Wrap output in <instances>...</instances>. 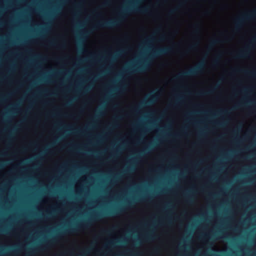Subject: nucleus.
I'll return each instance as SVG.
<instances>
[{
	"label": "nucleus",
	"mask_w": 256,
	"mask_h": 256,
	"mask_svg": "<svg viewBox=\"0 0 256 256\" xmlns=\"http://www.w3.org/2000/svg\"><path fill=\"white\" fill-rule=\"evenodd\" d=\"M172 50V48L170 47H165L155 50L149 55L148 58L144 62L141 64H136L128 66L126 70V72L128 74L144 72L147 70L149 66L148 61L150 60L166 54L170 52Z\"/></svg>",
	"instance_id": "f257e3e1"
},
{
	"label": "nucleus",
	"mask_w": 256,
	"mask_h": 256,
	"mask_svg": "<svg viewBox=\"0 0 256 256\" xmlns=\"http://www.w3.org/2000/svg\"><path fill=\"white\" fill-rule=\"evenodd\" d=\"M204 66V62H202L188 70L178 73L174 77V79L175 80H182L186 77L194 76L199 74L203 70Z\"/></svg>",
	"instance_id": "f03ea898"
},
{
	"label": "nucleus",
	"mask_w": 256,
	"mask_h": 256,
	"mask_svg": "<svg viewBox=\"0 0 256 256\" xmlns=\"http://www.w3.org/2000/svg\"><path fill=\"white\" fill-rule=\"evenodd\" d=\"M256 18V8L252 10L242 14L235 20V28L236 30L240 29L245 22Z\"/></svg>",
	"instance_id": "7ed1b4c3"
},
{
	"label": "nucleus",
	"mask_w": 256,
	"mask_h": 256,
	"mask_svg": "<svg viewBox=\"0 0 256 256\" xmlns=\"http://www.w3.org/2000/svg\"><path fill=\"white\" fill-rule=\"evenodd\" d=\"M256 44V36L250 40L249 44L243 50L240 51L234 56V58L239 59L248 58L250 54L251 47Z\"/></svg>",
	"instance_id": "20e7f679"
},
{
	"label": "nucleus",
	"mask_w": 256,
	"mask_h": 256,
	"mask_svg": "<svg viewBox=\"0 0 256 256\" xmlns=\"http://www.w3.org/2000/svg\"><path fill=\"white\" fill-rule=\"evenodd\" d=\"M102 215L100 214H96L92 218L88 219V220H84L82 223L78 224L76 227L70 228L68 229L65 230V232H74L77 228H88L90 224V222L94 220H98L102 217Z\"/></svg>",
	"instance_id": "39448f33"
},
{
	"label": "nucleus",
	"mask_w": 256,
	"mask_h": 256,
	"mask_svg": "<svg viewBox=\"0 0 256 256\" xmlns=\"http://www.w3.org/2000/svg\"><path fill=\"white\" fill-rule=\"evenodd\" d=\"M156 98L157 97L156 95H152L150 96V98H149L147 100L143 101L140 103V104L138 106L134 108V112H138L140 108L144 107L147 104H153L155 102Z\"/></svg>",
	"instance_id": "423d86ee"
},
{
	"label": "nucleus",
	"mask_w": 256,
	"mask_h": 256,
	"mask_svg": "<svg viewBox=\"0 0 256 256\" xmlns=\"http://www.w3.org/2000/svg\"><path fill=\"white\" fill-rule=\"evenodd\" d=\"M222 42V41L219 39V38H216V39H214V40H212L210 44L208 45V50H212V48L216 44H220Z\"/></svg>",
	"instance_id": "0eeeda50"
},
{
	"label": "nucleus",
	"mask_w": 256,
	"mask_h": 256,
	"mask_svg": "<svg viewBox=\"0 0 256 256\" xmlns=\"http://www.w3.org/2000/svg\"><path fill=\"white\" fill-rule=\"evenodd\" d=\"M154 236H153L152 232L147 233L144 236V238L146 240H153Z\"/></svg>",
	"instance_id": "6e6552de"
},
{
	"label": "nucleus",
	"mask_w": 256,
	"mask_h": 256,
	"mask_svg": "<svg viewBox=\"0 0 256 256\" xmlns=\"http://www.w3.org/2000/svg\"><path fill=\"white\" fill-rule=\"evenodd\" d=\"M236 71L243 72L245 73L246 74L251 76H254L256 74V72H250V71H248V70H236Z\"/></svg>",
	"instance_id": "1a4fd4ad"
},
{
	"label": "nucleus",
	"mask_w": 256,
	"mask_h": 256,
	"mask_svg": "<svg viewBox=\"0 0 256 256\" xmlns=\"http://www.w3.org/2000/svg\"><path fill=\"white\" fill-rule=\"evenodd\" d=\"M251 103H252L251 101H248V102L244 101V102H240L238 104L235 106V108H240V107H242V106H246L248 104H251Z\"/></svg>",
	"instance_id": "9d476101"
},
{
	"label": "nucleus",
	"mask_w": 256,
	"mask_h": 256,
	"mask_svg": "<svg viewBox=\"0 0 256 256\" xmlns=\"http://www.w3.org/2000/svg\"><path fill=\"white\" fill-rule=\"evenodd\" d=\"M122 208H118L116 210H112L109 212L108 214L110 216H114V214H118L120 212L122 211Z\"/></svg>",
	"instance_id": "9b49d317"
},
{
	"label": "nucleus",
	"mask_w": 256,
	"mask_h": 256,
	"mask_svg": "<svg viewBox=\"0 0 256 256\" xmlns=\"http://www.w3.org/2000/svg\"><path fill=\"white\" fill-rule=\"evenodd\" d=\"M194 29V32L195 34H198L200 31V26L198 24H196L193 26Z\"/></svg>",
	"instance_id": "f8f14e48"
},
{
	"label": "nucleus",
	"mask_w": 256,
	"mask_h": 256,
	"mask_svg": "<svg viewBox=\"0 0 256 256\" xmlns=\"http://www.w3.org/2000/svg\"><path fill=\"white\" fill-rule=\"evenodd\" d=\"M124 50H120L118 51L112 57V60H114L116 57L118 56L120 54L123 53Z\"/></svg>",
	"instance_id": "ddd939ff"
},
{
	"label": "nucleus",
	"mask_w": 256,
	"mask_h": 256,
	"mask_svg": "<svg viewBox=\"0 0 256 256\" xmlns=\"http://www.w3.org/2000/svg\"><path fill=\"white\" fill-rule=\"evenodd\" d=\"M178 8H175L170 10L169 12V14H174L178 10Z\"/></svg>",
	"instance_id": "4468645a"
},
{
	"label": "nucleus",
	"mask_w": 256,
	"mask_h": 256,
	"mask_svg": "<svg viewBox=\"0 0 256 256\" xmlns=\"http://www.w3.org/2000/svg\"><path fill=\"white\" fill-rule=\"evenodd\" d=\"M111 0H107L105 2H104L102 4V6H108L110 4V2Z\"/></svg>",
	"instance_id": "2eb2a0df"
},
{
	"label": "nucleus",
	"mask_w": 256,
	"mask_h": 256,
	"mask_svg": "<svg viewBox=\"0 0 256 256\" xmlns=\"http://www.w3.org/2000/svg\"><path fill=\"white\" fill-rule=\"evenodd\" d=\"M2 179V174H1V180ZM1 187L2 186V181L1 180ZM2 192V188H1V192ZM2 208V196L1 195V208ZM2 232V225L1 224V232Z\"/></svg>",
	"instance_id": "dca6fc26"
},
{
	"label": "nucleus",
	"mask_w": 256,
	"mask_h": 256,
	"mask_svg": "<svg viewBox=\"0 0 256 256\" xmlns=\"http://www.w3.org/2000/svg\"><path fill=\"white\" fill-rule=\"evenodd\" d=\"M154 38L152 37H150L148 38L146 40V43H150L151 42L153 41Z\"/></svg>",
	"instance_id": "f3484780"
},
{
	"label": "nucleus",
	"mask_w": 256,
	"mask_h": 256,
	"mask_svg": "<svg viewBox=\"0 0 256 256\" xmlns=\"http://www.w3.org/2000/svg\"><path fill=\"white\" fill-rule=\"evenodd\" d=\"M75 132L82 134L84 132L82 130H76Z\"/></svg>",
	"instance_id": "a211bd4d"
},
{
	"label": "nucleus",
	"mask_w": 256,
	"mask_h": 256,
	"mask_svg": "<svg viewBox=\"0 0 256 256\" xmlns=\"http://www.w3.org/2000/svg\"><path fill=\"white\" fill-rule=\"evenodd\" d=\"M50 46H55V45L56 44V43L55 41L52 40V41H50Z\"/></svg>",
	"instance_id": "6ab92c4d"
},
{
	"label": "nucleus",
	"mask_w": 256,
	"mask_h": 256,
	"mask_svg": "<svg viewBox=\"0 0 256 256\" xmlns=\"http://www.w3.org/2000/svg\"><path fill=\"white\" fill-rule=\"evenodd\" d=\"M74 100V99H72V100H70V101L68 102L66 104V106H70V105L71 104H72V102L73 100Z\"/></svg>",
	"instance_id": "aec40b11"
},
{
	"label": "nucleus",
	"mask_w": 256,
	"mask_h": 256,
	"mask_svg": "<svg viewBox=\"0 0 256 256\" xmlns=\"http://www.w3.org/2000/svg\"><path fill=\"white\" fill-rule=\"evenodd\" d=\"M198 46V44H194L190 46V48H194L195 47H196V46Z\"/></svg>",
	"instance_id": "412c9836"
},
{
	"label": "nucleus",
	"mask_w": 256,
	"mask_h": 256,
	"mask_svg": "<svg viewBox=\"0 0 256 256\" xmlns=\"http://www.w3.org/2000/svg\"><path fill=\"white\" fill-rule=\"evenodd\" d=\"M188 202H192V198L191 197H188Z\"/></svg>",
	"instance_id": "4be33fe9"
},
{
	"label": "nucleus",
	"mask_w": 256,
	"mask_h": 256,
	"mask_svg": "<svg viewBox=\"0 0 256 256\" xmlns=\"http://www.w3.org/2000/svg\"><path fill=\"white\" fill-rule=\"evenodd\" d=\"M216 124L218 126H222L224 125V123H220V122H216Z\"/></svg>",
	"instance_id": "5701e85b"
},
{
	"label": "nucleus",
	"mask_w": 256,
	"mask_h": 256,
	"mask_svg": "<svg viewBox=\"0 0 256 256\" xmlns=\"http://www.w3.org/2000/svg\"><path fill=\"white\" fill-rule=\"evenodd\" d=\"M101 114L100 110H98L96 112V117L98 116L100 114Z\"/></svg>",
	"instance_id": "b1692460"
},
{
	"label": "nucleus",
	"mask_w": 256,
	"mask_h": 256,
	"mask_svg": "<svg viewBox=\"0 0 256 256\" xmlns=\"http://www.w3.org/2000/svg\"><path fill=\"white\" fill-rule=\"evenodd\" d=\"M0 36H1V41L2 40V34L1 33V35H0ZM2 60V58H1V60ZM2 80V73L1 72V81Z\"/></svg>",
	"instance_id": "393cba45"
},
{
	"label": "nucleus",
	"mask_w": 256,
	"mask_h": 256,
	"mask_svg": "<svg viewBox=\"0 0 256 256\" xmlns=\"http://www.w3.org/2000/svg\"><path fill=\"white\" fill-rule=\"evenodd\" d=\"M166 36L164 35L162 36L160 40H163L165 39Z\"/></svg>",
	"instance_id": "a878e982"
},
{
	"label": "nucleus",
	"mask_w": 256,
	"mask_h": 256,
	"mask_svg": "<svg viewBox=\"0 0 256 256\" xmlns=\"http://www.w3.org/2000/svg\"><path fill=\"white\" fill-rule=\"evenodd\" d=\"M248 90H249V89H248V88H244V89L243 90L242 92H247Z\"/></svg>",
	"instance_id": "bb28decb"
},
{
	"label": "nucleus",
	"mask_w": 256,
	"mask_h": 256,
	"mask_svg": "<svg viewBox=\"0 0 256 256\" xmlns=\"http://www.w3.org/2000/svg\"><path fill=\"white\" fill-rule=\"evenodd\" d=\"M212 92V90H210V91L208 92H207L202 93V94H209V93H211Z\"/></svg>",
	"instance_id": "cd10ccee"
},
{
	"label": "nucleus",
	"mask_w": 256,
	"mask_h": 256,
	"mask_svg": "<svg viewBox=\"0 0 256 256\" xmlns=\"http://www.w3.org/2000/svg\"><path fill=\"white\" fill-rule=\"evenodd\" d=\"M158 248H155V249L154 250V252H158Z\"/></svg>",
	"instance_id": "c85d7f7f"
},
{
	"label": "nucleus",
	"mask_w": 256,
	"mask_h": 256,
	"mask_svg": "<svg viewBox=\"0 0 256 256\" xmlns=\"http://www.w3.org/2000/svg\"><path fill=\"white\" fill-rule=\"evenodd\" d=\"M109 244H110V246H113V245L114 244V242H110L109 243Z\"/></svg>",
	"instance_id": "c756f323"
},
{
	"label": "nucleus",
	"mask_w": 256,
	"mask_h": 256,
	"mask_svg": "<svg viewBox=\"0 0 256 256\" xmlns=\"http://www.w3.org/2000/svg\"><path fill=\"white\" fill-rule=\"evenodd\" d=\"M12 252H13L14 253H15V252H16V250L15 248H13V249H12Z\"/></svg>",
	"instance_id": "7c9ffc66"
},
{
	"label": "nucleus",
	"mask_w": 256,
	"mask_h": 256,
	"mask_svg": "<svg viewBox=\"0 0 256 256\" xmlns=\"http://www.w3.org/2000/svg\"><path fill=\"white\" fill-rule=\"evenodd\" d=\"M0 248H1V252H2V248H3V246L2 244V243L1 242V246H0Z\"/></svg>",
	"instance_id": "2f4dec72"
},
{
	"label": "nucleus",
	"mask_w": 256,
	"mask_h": 256,
	"mask_svg": "<svg viewBox=\"0 0 256 256\" xmlns=\"http://www.w3.org/2000/svg\"><path fill=\"white\" fill-rule=\"evenodd\" d=\"M0 164H1V168L2 167V166L3 164V162L2 160L1 159V163H0Z\"/></svg>",
	"instance_id": "473e14b6"
},
{
	"label": "nucleus",
	"mask_w": 256,
	"mask_h": 256,
	"mask_svg": "<svg viewBox=\"0 0 256 256\" xmlns=\"http://www.w3.org/2000/svg\"><path fill=\"white\" fill-rule=\"evenodd\" d=\"M32 252H33V250H32V251H29V252H28V254H30L31 253H32Z\"/></svg>",
	"instance_id": "72a5a7b5"
},
{
	"label": "nucleus",
	"mask_w": 256,
	"mask_h": 256,
	"mask_svg": "<svg viewBox=\"0 0 256 256\" xmlns=\"http://www.w3.org/2000/svg\"><path fill=\"white\" fill-rule=\"evenodd\" d=\"M0 98H1V102L2 101V92H1V96H0Z\"/></svg>",
	"instance_id": "f704fd0d"
},
{
	"label": "nucleus",
	"mask_w": 256,
	"mask_h": 256,
	"mask_svg": "<svg viewBox=\"0 0 256 256\" xmlns=\"http://www.w3.org/2000/svg\"><path fill=\"white\" fill-rule=\"evenodd\" d=\"M174 137H178L180 136V135L178 134L174 135Z\"/></svg>",
	"instance_id": "c9c22d12"
},
{
	"label": "nucleus",
	"mask_w": 256,
	"mask_h": 256,
	"mask_svg": "<svg viewBox=\"0 0 256 256\" xmlns=\"http://www.w3.org/2000/svg\"><path fill=\"white\" fill-rule=\"evenodd\" d=\"M48 216H51L52 215V213L51 212H48Z\"/></svg>",
	"instance_id": "e433bc0d"
},
{
	"label": "nucleus",
	"mask_w": 256,
	"mask_h": 256,
	"mask_svg": "<svg viewBox=\"0 0 256 256\" xmlns=\"http://www.w3.org/2000/svg\"><path fill=\"white\" fill-rule=\"evenodd\" d=\"M216 64H217L218 62V60H216L214 62Z\"/></svg>",
	"instance_id": "4c0bfd02"
},
{
	"label": "nucleus",
	"mask_w": 256,
	"mask_h": 256,
	"mask_svg": "<svg viewBox=\"0 0 256 256\" xmlns=\"http://www.w3.org/2000/svg\"><path fill=\"white\" fill-rule=\"evenodd\" d=\"M76 6H77V8H80V4H78V5Z\"/></svg>",
	"instance_id": "58836bf2"
},
{
	"label": "nucleus",
	"mask_w": 256,
	"mask_h": 256,
	"mask_svg": "<svg viewBox=\"0 0 256 256\" xmlns=\"http://www.w3.org/2000/svg\"><path fill=\"white\" fill-rule=\"evenodd\" d=\"M223 112V113H224V114H225V113H226V112H227V111H223V112Z\"/></svg>",
	"instance_id": "ea45409f"
},
{
	"label": "nucleus",
	"mask_w": 256,
	"mask_h": 256,
	"mask_svg": "<svg viewBox=\"0 0 256 256\" xmlns=\"http://www.w3.org/2000/svg\"><path fill=\"white\" fill-rule=\"evenodd\" d=\"M1 26H2V19L1 18V23H0Z\"/></svg>",
	"instance_id": "a19ab883"
},
{
	"label": "nucleus",
	"mask_w": 256,
	"mask_h": 256,
	"mask_svg": "<svg viewBox=\"0 0 256 256\" xmlns=\"http://www.w3.org/2000/svg\"><path fill=\"white\" fill-rule=\"evenodd\" d=\"M0 154H1V156H2V150L1 149V153H0Z\"/></svg>",
	"instance_id": "79ce46f5"
},
{
	"label": "nucleus",
	"mask_w": 256,
	"mask_h": 256,
	"mask_svg": "<svg viewBox=\"0 0 256 256\" xmlns=\"http://www.w3.org/2000/svg\"><path fill=\"white\" fill-rule=\"evenodd\" d=\"M52 95H56V94H55V93H52Z\"/></svg>",
	"instance_id": "37998d69"
},
{
	"label": "nucleus",
	"mask_w": 256,
	"mask_h": 256,
	"mask_svg": "<svg viewBox=\"0 0 256 256\" xmlns=\"http://www.w3.org/2000/svg\"><path fill=\"white\" fill-rule=\"evenodd\" d=\"M2 10V4H1V11Z\"/></svg>",
	"instance_id": "c03bdc74"
},
{
	"label": "nucleus",
	"mask_w": 256,
	"mask_h": 256,
	"mask_svg": "<svg viewBox=\"0 0 256 256\" xmlns=\"http://www.w3.org/2000/svg\"><path fill=\"white\" fill-rule=\"evenodd\" d=\"M0 130H1V133H2V128H1V129H0ZM2 138H1V139H2Z\"/></svg>",
	"instance_id": "a18cd8bd"
},
{
	"label": "nucleus",
	"mask_w": 256,
	"mask_h": 256,
	"mask_svg": "<svg viewBox=\"0 0 256 256\" xmlns=\"http://www.w3.org/2000/svg\"><path fill=\"white\" fill-rule=\"evenodd\" d=\"M170 206L169 205H168L166 207V208H167L168 207H169Z\"/></svg>",
	"instance_id": "49530a36"
},
{
	"label": "nucleus",
	"mask_w": 256,
	"mask_h": 256,
	"mask_svg": "<svg viewBox=\"0 0 256 256\" xmlns=\"http://www.w3.org/2000/svg\"><path fill=\"white\" fill-rule=\"evenodd\" d=\"M0 112H1V116L2 115V111L1 110L0 111Z\"/></svg>",
	"instance_id": "de8ad7c7"
}]
</instances>
